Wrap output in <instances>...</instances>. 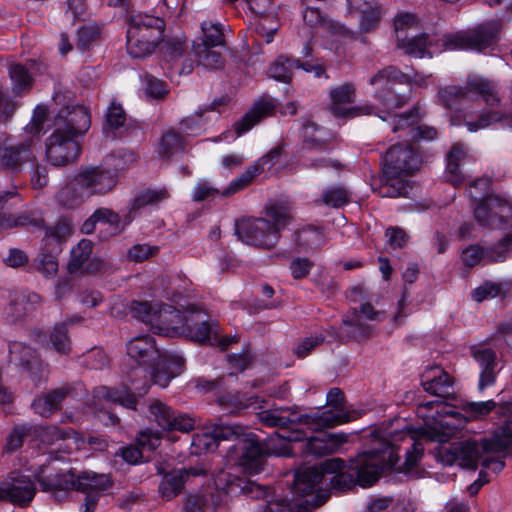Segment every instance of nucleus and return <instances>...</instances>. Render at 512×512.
Listing matches in <instances>:
<instances>
[{
    "label": "nucleus",
    "instance_id": "obj_29",
    "mask_svg": "<svg viewBox=\"0 0 512 512\" xmlns=\"http://www.w3.org/2000/svg\"><path fill=\"white\" fill-rule=\"evenodd\" d=\"M56 198L61 206L76 208L90 198V196L77 174L72 181L58 191Z\"/></svg>",
    "mask_w": 512,
    "mask_h": 512
},
{
    "label": "nucleus",
    "instance_id": "obj_53",
    "mask_svg": "<svg viewBox=\"0 0 512 512\" xmlns=\"http://www.w3.org/2000/svg\"><path fill=\"white\" fill-rule=\"evenodd\" d=\"M318 131L317 126L313 122H306L303 125L302 137H303V149L326 151L328 150V144L326 141L316 136Z\"/></svg>",
    "mask_w": 512,
    "mask_h": 512
},
{
    "label": "nucleus",
    "instance_id": "obj_39",
    "mask_svg": "<svg viewBox=\"0 0 512 512\" xmlns=\"http://www.w3.org/2000/svg\"><path fill=\"white\" fill-rule=\"evenodd\" d=\"M490 205L495 214L492 219V229H507L512 227V203L499 196H490Z\"/></svg>",
    "mask_w": 512,
    "mask_h": 512
},
{
    "label": "nucleus",
    "instance_id": "obj_5",
    "mask_svg": "<svg viewBox=\"0 0 512 512\" xmlns=\"http://www.w3.org/2000/svg\"><path fill=\"white\" fill-rule=\"evenodd\" d=\"M215 437L220 441H232L228 449L230 460L248 473L262 470L266 451L257 436L247 427L236 424H218L214 427Z\"/></svg>",
    "mask_w": 512,
    "mask_h": 512
},
{
    "label": "nucleus",
    "instance_id": "obj_51",
    "mask_svg": "<svg viewBox=\"0 0 512 512\" xmlns=\"http://www.w3.org/2000/svg\"><path fill=\"white\" fill-rule=\"evenodd\" d=\"M203 34L202 42L196 44H205V46L217 47L224 45V33L220 23L212 21H203L201 23Z\"/></svg>",
    "mask_w": 512,
    "mask_h": 512
},
{
    "label": "nucleus",
    "instance_id": "obj_22",
    "mask_svg": "<svg viewBox=\"0 0 512 512\" xmlns=\"http://www.w3.org/2000/svg\"><path fill=\"white\" fill-rule=\"evenodd\" d=\"M93 243L88 239L79 241L76 247L71 250L70 259L67 264V270L72 273H96L101 271L105 263L99 258H92Z\"/></svg>",
    "mask_w": 512,
    "mask_h": 512
},
{
    "label": "nucleus",
    "instance_id": "obj_11",
    "mask_svg": "<svg viewBox=\"0 0 512 512\" xmlns=\"http://www.w3.org/2000/svg\"><path fill=\"white\" fill-rule=\"evenodd\" d=\"M235 233L243 243L264 249H272L280 239L277 230L262 217L243 218L236 221Z\"/></svg>",
    "mask_w": 512,
    "mask_h": 512
},
{
    "label": "nucleus",
    "instance_id": "obj_21",
    "mask_svg": "<svg viewBox=\"0 0 512 512\" xmlns=\"http://www.w3.org/2000/svg\"><path fill=\"white\" fill-rule=\"evenodd\" d=\"M127 354L139 365L147 367H154L165 357L150 335H140L131 339L127 343Z\"/></svg>",
    "mask_w": 512,
    "mask_h": 512
},
{
    "label": "nucleus",
    "instance_id": "obj_34",
    "mask_svg": "<svg viewBox=\"0 0 512 512\" xmlns=\"http://www.w3.org/2000/svg\"><path fill=\"white\" fill-rule=\"evenodd\" d=\"M40 302V296L36 293L21 294L11 300L6 317L9 323H14L30 313Z\"/></svg>",
    "mask_w": 512,
    "mask_h": 512
},
{
    "label": "nucleus",
    "instance_id": "obj_1",
    "mask_svg": "<svg viewBox=\"0 0 512 512\" xmlns=\"http://www.w3.org/2000/svg\"><path fill=\"white\" fill-rule=\"evenodd\" d=\"M393 443L380 442L379 448L359 453L342 471L330 478L335 490H348L356 484L362 487L373 485L386 469H395L409 474L416 468V429L405 425L400 432L391 433Z\"/></svg>",
    "mask_w": 512,
    "mask_h": 512
},
{
    "label": "nucleus",
    "instance_id": "obj_62",
    "mask_svg": "<svg viewBox=\"0 0 512 512\" xmlns=\"http://www.w3.org/2000/svg\"><path fill=\"white\" fill-rule=\"evenodd\" d=\"M31 406L34 412L42 417H49L55 411L60 409V406L58 405L56 399L53 397L51 391L34 399Z\"/></svg>",
    "mask_w": 512,
    "mask_h": 512
},
{
    "label": "nucleus",
    "instance_id": "obj_57",
    "mask_svg": "<svg viewBox=\"0 0 512 512\" xmlns=\"http://www.w3.org/2000/svg\"><path fill=\"white\" fill-rule=\"evenodd\" d=\"M149 412L153 417V420L157 422V424L167 430L171 428L173 411L172 409L159 400H153L149 404Z\"/></svg>",
    "mask_w": 512,
    "mask_h": 512
},
{
    "label": "nucleus",
    "instance_id": "obj_8",
    "mask_svg": "<svg viewBox=\"0 0 512 512\" xmlns=\"http://www.w3.org/2000/svg\"><path fill=\"white\" fill-rule=\"evenodd\" d=\"M369 82L376 87L375 97L387 108L402 107L411 99L412 77L393 66L378 71Z\"/></svg>",
    "mask_w": 512,
    "mask_h": 512
},
{
    "label": "nucleus",
    "instance_id": "obj_4",
    "mask_svg": "<svg viewBox=\"0 0 512 512\" xmlns=\"http://www.w3.org/2000/svg\"><path fill=\"white\" fill-rule=\"evenodd\" d=\"M416 162L411 144H397L389 148L384 157V167L379 195L382 197H408L413 191L409 180L415 171Z\"/></svg>",
    "mask_w": 512,
    "mask_h": 512
},
{
    "label": "nucleus",
    "instance_id": "obj_47",
    "mask_svg": "<svg viewBox=\"0 0 512 512\" xmlns=\"http://www.w3.org/2000/svg\"><path fill=\"white\" fill-rule=\"evenodd\" d=\"M485 262L496 263L506 260L512 252V234L506 235L495 245L484 248Z\"/></svg>",
    "mask_w": 512,
    "mask_h": 512
},
{
    "label": "nucleus",
    "instance_id": "obj_12",
    "mask_svg": "<svg viewBox=\"0 0 512 512\" xmlns=\"http://www.w3.org/2000/svg\"><path fill=\"white\" fill-rule=\"evenodd\" d=\"M133 219L134 216L128 213L120 216L119 213L110 208L99 207L83 222L81 232L83 234H92L96 229V225L100 224L106 227L100 229L99 238L101 240H108L111 237L122 234Z\"/></svg>",
    "mask_w": 512,
    "mask_h": 512
},
{
    "label": "nucleus",
    "instance_id": "obj_44",
    "mask_svg": "<svg viewBox=\"0 0 512 512\" xmlns=\"http://www.w3.org/2000/svg\"><path fill=\"white\" fill-rule=\"evenodd\" d=\"M294 241L304 249H316L324 245L325 236L320 228L307 225L295 232Z\"/></svg>",
    "mask_w": 512,
    "mask_h": 512
},
{
    "label": "nucleus",
    "instance_id": "obj_23",
    "mask_svg": "<svg viewBox=\"0 0 512 512\" xmlns=\"http://www.w3.org/2000/svg\"><path fill=\"white\" fill-rule=\"evenodd\" d=\"M193 316L194 311L183 313L171 305L160 304L154 330L159 334L183 333L187 323L193 320Z\"/></svg>",
    "mask_w": 512,
    "mask_h": 512
},
{
    "label": "nucleus",
    "instance_id": "obj_30",
    "mask_svg": "<svg viewBox=\"0 0 512 512\" xmlns=\"http://www.w3.org/2000/svg\"><path fill=\"white\" fill-rule=\"evenodd\" d=\"M32 158L30 144L21 143L0 149V164L13 172L19 171L22 165Z\"/></svg>",
    "mask_w": 512,
    "mask_h": 512
},
{
    "label": "nucleus",
    "instance_id": "obj_50",
    "mask_svg": "<svg viewBox=\"0 0 512 512\" xmlns=\"http://www.w3.org/2000/svg\"><path fill=\"white\" fill-rule=\"evenodd\" d=\"M160 304L152 305L148 301H134L131 304V312L133 317L148 324L152 329L155 327L158 315V306Z\"/></svg>",
    "mask_w": 512,
    "mask_h": 512
},
{
    "label": "nucleus",
    "instance_id": "obj_37",
    "mask_svg": "<svg viewBox=\"0 0 512 512\" xmlns=\"http://www.w3.org/2000/svg\"><path fill=\"white\" fill-rule=\"evenodd\" d=\"M111 484V479L107 474L84 471L76 475V489L82 492L98 493L106 490Z\"/></svg>",
    "mask_w": 512,
    "mask_h": 512
},
{
    "label": "nucleus",
    "instance_id": "obj_25",
    "mask_svg": "<svg viewBox=\"0 0 512 512\" xmlns=\"http://www.w3.org/2000/svg\"><path fill=\"white\" fill-rule=\"evenodd\" d=\"M347 442L344 433H323L310 437L305 443V450L314 456H326L338 452L341 446Z\"/></svg>",
    "mask_w": 512,
    "mask_h": 512
},
{
    "label": "nucleus",
    "instance_id": "obj_38",
    "mask_svg": "<svg viewBox=\"0 0 512 512\" xmlns=\"http://www.w3.org/2000/svg\"><path fill=\"white\" fill-rule=\"evenodd\" d=\"M226 493L235 494L237 492H242L245 495H249L252 498H266L268 496V488L265 486L259 485L251 480L232 477L227 479V484L225 486Z\"/></svg>",
    "mask_w": 512,
    "mask_h": 512
},
{
    "label": "nucleus",
    "instance_id": "obj_10",
    "mask_svg": "<svg viewBox=\"0 0 512 512\" xmlns=\"http://www.w3.org/2000/svg\"><path fill=\"white\" fill-rule=\"evenodd\" d=\"M477 93L490 106L497 105L500 101L496 87L490 81L481 77H470L467 86H448L439 91L442 104L448 109H458L467 99L469 93Z\"/></svg>",
    "mask_w": 512,
    "mask_h": 512
},
{
    "label": "nucleus",
    "instance_id": "obj_3",
    "mask_svg": "<svg viewBox=\"0 0 512 512\" xmlns=\"http://www.w3.org/2000/svg\"><path fill=\"white\" fill-rule=\"evenodd\" d=\"M512 447V428L506 426L500 434H495L490 439L481 442L475 440H462L453 442L445 447L437 449V458L444 465H453L458 462L461 467L475 470L478 462L489 453H502Z\"/></svg>",
    "mask_w": 512,
    "mask_h": 512
},
{
    "label": "nucleus",
    "instance_id": "obj_64",
    "mask_svg": "<svg viewBox=\"0 0 512 512\" xmlns=\"http://www.w3.org/2000/svg\"><path fill=\"white\" fill-rule=\"evenodd\" d=\"M35 269L42 273L45 277H53L58 271L57 258L52 254L41 253L33 263Z\"/></svg>",
    "mask_w": 512,
    "mask_h": 512
},
{
    "label": "nucleus",
    "instance_id": "obj_33",
    "mask_svg": "<svg viewBox=\"0 0 512 512\" xmlns=\"http://www.w3.org/2000/svg\"><path fill=\"white\" fill-rule=\"evenodd\" d=\"M216 327V323L205 321L201 313L194 312L193 320L187 323L183 333L194 341L207 343L217 335Z\"/></svg>",
    "mask_w": 512,
    "mask_h": 512
},
{
    "label": "nucleus",
    "instance_id": "obj_56",
    "mask_svg": "<svg viewBox=\"0 0 512 512\" xmlns=\"http://www.w3.org/2000/svg\"><path fill=\"white\" fill-rule=\"evenodd\" d=\"M507 121L512 126V114L507 115L500 112H487L480 115L478 121H469L465 125L470 132H476L479 129H484L492 123Z\"/></svg>",
    "mask_w": 512,
    "mask_h": 512
},
{
    "label": "nucleus",
    "instance_id": "obj_45",
    "mask_svg": "<svg viewBox=\"0 0 512 512\" xmlns=\"http://www.w3.org/2000/svg\"><path fill=\"white\" fill-rule=\"evenodd\" d=\"M183 149L184 144L182 136L175 130H168L162 135L157 152L160 157L169 159L182 152Z\"/></svg>",
    "mask_w": 512,
    "mask_h": 512
},
{
    "label": "nucleus",
    "instance_id": "obj_17",
    "mask_svg": "<svg viewBox=\"0 0 512 512\" xmlns=\"http://www.w3.org/2000/svg\"><path fill=\"white\" fill-rule=\"evenodd\" d=\"M393 34L396 47L410 55L416 51V15L400 11L393 18Z\"/></svg>",
    "mask_w": 512,
    "mask_h": 512
},
{
    "label": "nucleus",
    "instance_id": "obj_55",
    "mask_svg": "<svg viewBox=\"0 0 512 512\" xmlns=\"http://www.w3.org/2000/svg\"><path fill=\"white\" fill-rule=\"evenodd\" d=\"M343 324L346 327V335L352 339L362 340L371 335V327L361 322L356 311H354V316L351 319L345 317Z\"/></svg>",
    "mask_w": 512,
    "mask_h": 512
},
{
    "label": "nucleus",
    "instance_id": "obj_6",
    "mask_svg": "<svg viewBox=\"0 0 512 512\" xmlns=\"http://www.w3.org/2000/svg\"><path fill=\"white\" fill-rule=\"evenodd\" d=\"M166 28L161 17L138 13L128 19L127 52L132 58L151 55L163 40Z\"/></svg>",
    "mask_w": 512,
    "mask_h": 512
},
{
    "label": "nucleus",
    "instance_id": "obj_52",
    "mask_svg": "<svg viewBox=\"0 0 512 512\" xmlns=\"http://www.w3.org/2000/svg\"><path fill=\"white\" fill-rule=\"evenodd\" d=\"M101 29L96 24H88L77 32L76 45L82 52L90 49L100 38Z\"/></svg>",
    "mask_w": 512,
    "mask_h": 512
},
{
    "label": "nucleus",
    "instance_id": "obj_42",
    "mask_svg": "<svg viewBox=\"0 0 512 512\" xmlns=\"http://www.w3.org/2000/svg\"><path fill=\"white\" fill-rule=\"evenodd\" d=\"M81 320V317L74 316L54 326L50 334V342L58 353L68 354L71 351V340L68 336L67 326Z\"/></svg>",
    "mask_w": 512,
    "mask_h": 512
},
{
    "label": "nucleus",
    "instance_id": "obj_20",
    "mask_svg": "<svg viewBox=\"0 0 512 512\" xmlns=\"http://www.w3.org/2000/svg\"><path fill=\"white\" fill-rule=\"evenodd\" d=\"M330 110L335 117H354L359 114H371L372 107L360 106L353 108H346L347 104L354 102L355 87L351 83H345L337 88L330 90Z\"/></svg>",
    "mask_w": 512,
    "mask_h": 512
},
{
    "label": "nucleus",
    "instance_id": "obj_24",
    "mask_svg": "<svg viewBox=\"0 0 512 512\" xmlns=\"http://www.w3.org/2000/svg\"><path fill=\"white\" fill-rule=\"evenodd\" d=\"M294 204L289 199H278L269 201L263 209V219H267L270 225L277 230L281 237V231L285 229L294 219Z\"/></svg>",
    "mask_w": 512,
    "mask_h": 512
},
{
    "label": "nucleus",
    "instance_id": "obj_35",
    "mask_svg": "<svg viewBox=\"0 0 512 512\" xmlns=\"http://www.w3.org/2000/svg\"><path fill=\"white\" fill-rule=\"evenodd\" d=\"M468 157L465 146L459 142L453 144L447 155L446 177L447 181L455 187L461 185L464 181V177L459 171V166Z\"/></svg>",
    "mask_w": 512,
    "mask_h": 512
},
{
    "label": "nucleus",
    "instance_id": "obj_60",
    "mask_svg": "<svg viewBox=\"0 0 512 512\" xmlns=\"http://www.w3.org/2000/svg\"><path fill=\"white\" fill-rule=\"evenodd\" d=\"M507 284L487 281L477 287L472 292V297L477 302H482L488 298H495L505 294Z\"/></svg>",
    "mask_w": 512,
    "mask_h": 512
},
{
    "label": "nucleus",
    "instance_id": "obj_19",
    "mask_svg": "<svg viewBox=\"0 0 512 512\" xmlns=\"http://www.w3.org/2000/svg\"><path fill=\"white\" fill-rule=\"evenodd\" d=\"M421 386L437 398H449L454 394V378L438 365L427 366L420 375Z\"/></svg>",
    "mask_w": 512,
    "mask_h": 512
},
{
    "label": "nucleus",
    "instance_id": "obj_15",
    "mask_svg": "<svg viewBox=\"0 0 512 512\" xmlns=\"http://www.w3.org/2000/svg\"><path fill=\"white\" fill-rule=\"evenodd\" d=\"M78 175L90 197L106 195L112 192L118 183L116 172L101 166L82 167Z\"/></svg>",
    "mask_w": 512,
    "mask_h": 512
},
{
    "label": "nucleus",
    "instance_id": "obj_32",
    "mask_svg": "<svg viewBox=\"0 0 512 512\" xmlns=\"http://www.w3.org/2000/svg\"><path fill=\"white\" fill-rule=\"evenodd\" d=\"M16 227L43 228L44 220L36 211H24L16 214L0 213V230Z\"/></svg>",
    "mask_w": 512,
    "mask_h": 512
},
{
    "label": "nucleus",
    "instance_id": "obj_31",
    "mask_svg": "<svg viewBox=\"0 0 512 512\" xmlns=\"http://www.w3.org/2000/svg\"><path fill=\"white\" fill-rule=\"evenodd\" d=\"M274 113V105L269 101H261L257 103L250 111H248L241 119L234 124L237 136H241L248 132L253 126L262 119L271 116Z\"/></svg>",
    "mask_w": 512,
    "mask_h": 512
},
{
    "label": "nucleus",
    "instance_id": "obj_43",
    "mask_svg": "<svg viewBox=\"0 0 512 512\" xmlns=\"http://www.w3.org/2000/svg\"><path fill=\"white\" fill-rule=\"evenodd\" d=\"M214 47L205 46V44H193L192 55L195 57L197 64L208 70L219 69L223 67L222 55L213 50Z\"/></svg>",
    "mask_w": 512,
    "mask_h": 512
},
{
    "label": "nucleus",
    "instance_id": "obj_9",
    "mask_svg": "<svg viewBox=\"0 0 512 512\" xmlns=\"http://www.w3.org/2000/svg\"><path fill=\"white\" fill-rule=\"evenodd\" d=\"M259 421L268 427L281 429L289 427H305L310 431H319L323 425L335 423L333 415L318 413L300 414L298 407H275L258 413Z\"/></svg>",
    "mask_w": 512,
    "mask_h": 512
},
{
    "label": "nucleus",
    "instance_id": "obj_63",
    "mask_svg": "<svg viewBox=\"0 0 512 512\" xmlns=\"http://www.w3.org/2000/svg\"><path fill=\"white\" fill-rule=\"evenodd\" d=\"M71 233V222L66 218H60L53 226L46 228L45 238L61 243L66 241Z\"/></svg>",
    "mask_w": 512,
    "mask_h": 512
},
{
    "label": "nucleus",
    "instance_id": "obj_7",
    "mask_svg": "<svg viewBox=\"0 0 512 512\" xmlns=\"http://www.w3.org/2000/svg\"><path fill=\"white\" fill-rule=\"evenodd\" d=\"M460 413L448 410L446 404L440 400L420 401L418 399V440L426 439L445 443L449 441L456 431V426L449 420L456 418Z\"/></svg>",
    "mask_w": 512,
    "mask_h": 512
},
{
    "label": "nucleus",
    "instance_id": "obj_41",
    "mask_svg": "<svg viewBox=\"0 0 512 512\" xmlns=\"http://www.w3.org/2000/svg\"><path fill=\"white\" fill-rule=\"evenodd\" d=\"M166 198H168V193L165 189L142 190L135 195V197L132 199V201L128 205L127 213L130 215H133L135 217V213H137L142 208L149 206V205H156Z\"/></svg>",
    "mask_w": 512,
    "mask_h": 512
},
{
    "label": "nucleus",
    "instance_id": "obj_48",
    "mask_svg": "<svg viewBox=\"0 0 512 512\" xmlns=\"http://www.w3.org/2000/svg\"><path fill=\"white\" fill-rule=\"evenodd\" d=\"M262 172V167L260 164L254 163L252 166L248 167L244 173L235 178L223 191L222 196L228 197L233 195L246 186H248L252 180L258 176Z\"/></svg>",
    "mask_w": 512,
    "mask_h": 512
},
{
    "label": "nucleus",
    "instance_id": "obj_27",
    "mask_svg": "<svg viewBox=\"0 0 512 512\" xmlns=\"http://www.w3.org/2000/svg\"><path fill=\"white\" fill-rule=\"evenodd\" d=\"M326 404L331 410L326 411H315L320 415L330 414L334 416L335 423L329 425H323L320 430L324 428L334 427L340 424L348 423L355 420L358 417L357 412L346 410L344 407V394L339 388H331L326 397Z\"/></svg>",
    "mask_w": 512,
    "mask_h": 512
},
{
    "label": "nucleus",
    "instance_id": "obj_36",
    "mask_svg": "<svg viewBox=\"0 0 512 512\" xmlns=\"http://www.w3.org/2000/svg\"><path fill=\"white\" fill-rule=\"evenodd\" d=\"M38 483L45 492H66L76 489V475L73 472L58 473L49 476H39Z\"/></svg>",
    "mask_w": 512,
    "mask_h": 512
},
{
    "label": "nucleus",
    "instance_id": "obj_16",
    "mask_svg": "<svg viewBox=\"0 0 512 512\" xmlns=\"http://www.w3.org/2000/svg\"><path fill=\"white\" fill-rule=\"evenodd\" d=\"M129 383L130 388L126 385L117 388L100 387L96 391L97 396L134 410L136 409L138 401L136 394L139 396L145 395L148 392L149 384L145 380L141 385H138L135 378L130 375Z\"/></svg>",
    "mask_w": 512,
    "mask_h": 512
},
{
    "label": "nucleus",
    "instance_id": "obj_59",
    "mask_svg": "<svg viewBox=\"0 0 512 512\" xmlns=\"http://www.w3.org/2000/svg\"><path fill=\"white\" fill-rule=\"evenodd\" d=\"M349 193L342 186L326 188L322 193V202L332 208H339L349 202Z\"/></svg>",
    "mask_w": 512,
    "mask_h": 512
},
{
    "label": "nucleus",
    "instance_id": "obj_49",
    "mask_svg": "<svg viewBox=\"0 0 512 512\" xmlns=\"http://www.w3.org/2000/svg\"><path fill=\"white\" fill-rule=\"evenodd\" d=\"M262 172V167L260 164L254 163L252 166L248 167L244 173L235 178L223 191L222 196L228 197L233 195L246 186H248L252 180L258 176Z\"/></svg>",
    "mask_w": 512,
    "mask_h": 512
},
{
    "label": "nucleus",
    "instance_id": "obj_61",
    "mask_svg": "<svg viewBox=\"0 0 512 512\" xmlns=\"http://www.w3.org/2000/svg\"><path fill=\"white\" fill-rule=\"evenodd\" d=\"M361 12V21L360 26L363 31H371L376 28L382 18V15L385 13L382 6L378 3L370 6V8H366L360 11Z\"/></svg>",
    "mask_w": 512,
    "mask_h": 512
},
{
    "label": "nucleus",
    "instance_id": "obj_26",
    "mask_svg": "<svg viewBox=\"0 0 512 512\" xmlns=\"http://www.w3.org/2000/svg\"><path fill=\"white\" fill-rule=\"evenodd\" d=\"M473 358L480 368L478 389L483 391L486 387L491 386L496 381L497 356L494 350L490 348H479L473 350Z\"/></svg>",
    "mask_w": 512,
    "mask_h": 512
},
{
    "label": "nucleus",
    "instance_id": "obj_13",
    "mask_svg": "<svg viewBox=\"0 0 512 512\" xmlns=\"http://www.w3.org/2000/svg\"><path fill=\"white\" fill-rule=\"evenodd\" d=\"M36 487L30 477L13 471L0 483V500L21 507L27 506L34 498Z\"/></svg>",
    "mask_w": 512,
    "mask_h": 512
},
{
    "label": "nucleus",
    "instance_id": "obj_14",
    "mask_svg": "<svg viewBox=\"0 0 512 512\" xmlns=\"http://www.w3.org/2000/svg\"><path fill=\"white\" fill-rule=\"evenodd\" d=\"M499 30V22H486L473 31L457 33L451 38L450 45L458 49L482 51L496 42Z\"/></svg>",
    "mask_w": 512,
    "mask_h": 512
},
{
    "label": "nucleus",
    "instance_id": "obj_46",
    "mask_svg": "<svg viewBox=\"0 0 512 512\" xmlns=\"http://www.w3.org/2000/svg\"><path fill=\"white\" fill-rule=\"evenodd\" d=\"M9 75L12 82V91L15 95L22 96L31 89L32 77L21 64H12L9 67Z\"/></svg>",
    "mask_w": 512,
    "mask_h": 512
},
{
    "label": "nucleus",
    "instance_id": "obj_54",
    "mask_svg": "<svg viewBox=\"0 0 512 512\" xmlns=\"http://www.w3.org/2000/svg\"><path fill=\"white\" fill-rule=\"evenodd\" d=\"M33 357L34 351L24 343L14 341L9 344V362L17 366H27Z\"/></svg>",
    "mask_w": 512,
    "mask_h": 512
},
{
    "label": "nucleus",
    "instance_id": "obj_18",
    "mask_svg": "<svg viewBox=\"0 0 512 512\" xmlns=\"http://www.w3.org/2000/svg\"><path fill=\"white\" fill-rule=\"evenodd\" d=\"M157 471L163 475L158 492L161 498L167 501L172 500L182 492L185 482L190 476H200L206 473L203 468L198 467L174 469L166 473L158 467Z\"/></svg>",
    "mask_w": 512,
    "mask_h": 512
},
{
    "label": "nucleus",
    "instance_id": "obj_40",
    "mask_svg": "<svg viewBox=\"0 0 512 512\" xmlns=\"http://www.w3.org/2000/svg\"><path fill=\"white\" fill-rule=\"evenodd\" d=\"M299 68L300 61L298 59L279 56L270 65L268 75L279 82L289 83L292 80L294 70Z\"/></svg>",
    "mask_w": 512,
    "mask_h": 512
},
{
    "label": "nucleus",
    "instance_id": "obj_2",
    "mask_svg": "<svg viewBox=\"0 0 512 512\" xmlns=\"http://www.w3.org/2000/svg\"><path fill=\"white\" fill-rule=\"evenodd\" d=\"M91 124L88 110L83 106H66L55 118V129L46 139V158L55 167L69 165L81 153L79 136L88 131Z\"/></svg>",
    "mask_w": 512,
    "mask_h": 512
},
{
    "label": "nucleus",
    "instance_id": "obj_28",
    "mask_svg": "<svg viewBox=\"0 0 512 512\" xmlns=\"http://www.w3.org/2000/svg\"><path fill=\"white\" fill-rule=\"evenodd\" d=\"M321 471L317 466L302 467L295 473L293 493L304 497L312 494L316 489H321Z\"/></svg>",
    "mask_w": 512,
    "mask_h": 512
},
{
    "label": "nucleus",
    "instance_id": "obj_58",
    "mask_svg": "<svg viewBox=\"0 0 512 512\" xmlns=\"http://www.w3.org/2000/svg\"><path fill=\"white\" fill-rule=\"evenodd\" d=\"M205 112L200 108L198 111L183 118L180 122V130L189 135H199L206 127Z\"/></svg>",
    "mask_w": 512,
    "mask_h": 512
}]
</instances>
